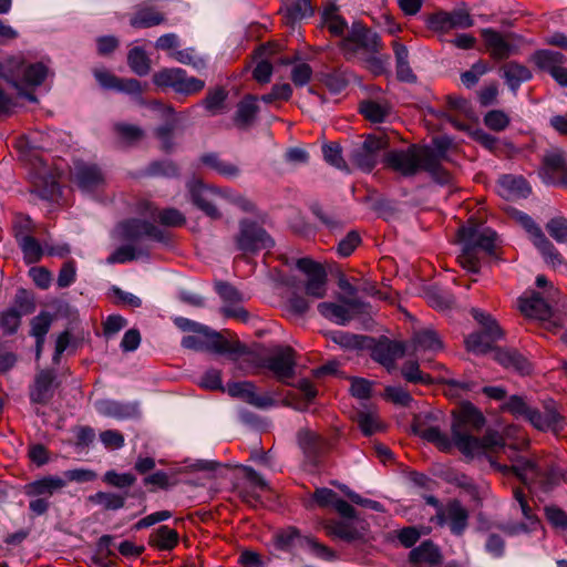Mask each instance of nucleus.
I'll list each match as a JSON object with an SVG mask.
<instances>
[{
    "instance_id": "6e6d98bb",
    "label": "nucleus",
    "mask_w": 567,
    "mask_h": 567,
    "mask_svg": "<svg viewBox=\"0 0 567 567\" xmlns=\"http://www.w3.org/2000/svg\"><path fill=\"white\" fill-rule=\"evenodd\" d=\"M401 374L410 383H432V378L420 370L417 361H406L401 368Z\"/></svg>"
},
{
    "instance_id": "39448f33",
    "label": "nucleus",
    "mask_w": 567,
    "mask_h": 567,
    "mask_svg": "<svg viewBox=\"0 0 567 567\" xmlns=\"http://www.w3.org/2000/svg\"><path fill=\"white\" fill-rule=\"evenodd\" d=\"M181 343L185 349L227 354L233 360L249 353L248 348L240 341H229L207 326L206 331H197L183 337Z\"/></svg>"
},
{
    "instance_id": "2f4dec72",
    "label": "nucleus",
    "mask_w": 567,
    "mask_h": 567,
    "mask_svg": "<svg viewBox=\"0 0 567 567\" xmlns=\"http://www.w3.org/2000/svg\"><path fill=\"white\" fill-rule=\"evenodd\" d=\"M65 487V480L60 476H45L41 480L29 483L25 486V494L29 496H52Z\"/></svg>"
},
{
    "instance_id": "680f3d73",
    "label": "nucleus",
    "mask_w": 567,
    "mask_h": 567,
    "mask_svg": "<svg viewBox=\"0 0 567 567\" xmlns=\"http://www.w3.org/2000/svg\"><path fill=\"white\" fill-rule=\"evenodd\" d=\"M11 308H17L18 312L23 317L35 310V302L32 293L25 289H19L14 296V302Z\"/></svg>"
},
{
    "instance_id": "052dcab7",
    "label": "nucleus",
    "mask_w": 567,
    "mask_h": 567,
    "mask_svg": "<svg viewBox=\"0 0 567 567\" xmlns=\"http://www.w3.org/2000/svg\"><path fill=\"white\" fill-rule=\"evenodd\" d=\"M324 161L331 166L348 171L347 164L341 155V147L336 143L324 144L322 146Z\"/></svg>"
},
{
    "instance_id": "a211bd4d",
    "label": "nucleus",
    "mask_w": 567,
    "mask_h": 567,
    "mask_svg": "<svg viewBox=\"0 0 567 567\" xmlns=\"http://www.w3.org/2000/svg\"><path fill=\"white\" fill-rule=\"evenodd\" d=\"M486 50L492 59L501 61L518 52L517 45L513 44L512 35H503L498 31L487 28L481 31Z\"/></svg>"
},
{
    "instance_id": "c9c22d12",
    "label": "nucleus",
    "mask_w": 567,
    "mask_h": 567,
    "mask_svg": "<svg viewBox=\"0 0 567 567\" xmlns=\"http://www.w3.org/2000/svg\"><path fill=\"white\" fill-rule=\"evenodd\" d=\"M178 533L163 525L155 529L150 536V544L161 550H172L178 544Z\"/></svg>"
},
{
    "instance_id": "5701e85b",
    "label": "nucleus",
    "mask_w": 567,
    "mask_h": 567,
    "mask_svg": "<svg viewBox=\"0 0 567 567\" xmlns=\"http://www.w3.org/2000/svg\"><path fill=\"white\" fill-rule=\"evenodd\" d=\"M526 420L536 429L542 431L551 430L557 432L563 429V417L557 412L555 403L546 404L545 411L542 413L535 409H530Z\"/></svg>"
},
{
    "instance_id": "473e14b6",
    "label": "nucleus",
    "mask_w": 567,
    "mask_h": 567,
    "mask_svg": "<svg viewBox=\"0 0 567 567\" xmlns=\"http://www.w3.org/2000/svg\"><path fill=\"white\" fill-rule=\"evenodd\" d=\"M127 492H96L87 497V501L102 507L104 511H118L125 506Z\"/></svg>"
},
{
    "instance_id": "412c9836",
    "label": "nucleus",
    "mask_w": 567,
    "mask_h": 567,
    "mask_svg": "<svg viewBox=\"0 0 567 567\" xmlns=\"http://www.w3.org/2000/svg\"><path fill=\"white\" fill-rule=\"evenodd\" d=\"M409 351L404 342L382 339L372 349V358L388 369L394 367L398 359L402 358Z\"/></svg>"
},
{
    "instance_id": "3c124183",
    "label": "nucleus",
    "mask_w": 567,
    "mask_h": 567,
    "mask_svg": "<svg viewBox=\"0 0 567 567\" xmlns=\"http://www.w3.org/2000/svg\"><path fill=\"white\" fill-rule=\"evenodd\" d=\"M102 480L106 485L126 492L125 489L135 484L136 476L132 473H118L114 470H110L104 473Z\"/></svg>"
},
{
    "instance_id": "ddd939ff",
    "label": "nucleus",
    "mask_w": 567,
    "mask_h": 567,
    "mask_svg": "<svg viewBox=\"0 0 567 567\" xmlns=\"http://www.w3.org/2000/svg\"><path fill=\"white\" fill-rule=\"evenodd\" d=\"M192 202L200 210L213 219L220 218L216 207L215 198L224 196V189L213 188L204 185L200 181H193L188 184Z\"/></svg>"
},
{
    "instance_id": "338daca9",
    "label": "nucleus",
    "mask_w": 567,
    "mask_h": 567,
    "mask_svg": "<svg viewBox=\"0 0 567 567\" xmlns=\"http://www.w3.org/2000/svg\"><path fill=\"white\" fill-rule=\"evenodd\" d=\"M548 234L559 244L567 243V219L554 217L546 224Z\"/></svg>"
},
{
    "instance_id": "a19ab883",
    "label": "nucleus",
    "mask_w": 567,
    "mask_h": 567,
    "mask_svg": "<svg viewBox=\"0 0 567 567\" xmlns=\"http://www.w3.org/2000/svg\"><path fill=\"white\" fill-rule=\"evenodd\" d=\"M17 243L22 250L23 258L27 264H35L40 261L45 251V248L41 246L33 235H23L20 240H17Z\"/></svg>"
},
{
    "instance_id": "f257e3e1",
    "label": "nucleus",
    "mask_w": 567,
    "mask_h": 567,
    "mask_svg": "<svg viewBox=\"0 0 567 567\" xmlns=\"http://www.w3.org/2000/svg\"><path fill=\"white\" fill-rule=\"evenodd\" d=\"M485 424L483 414L472 404L462 406L452 423V437L441 432L437 426H425L416 423L414 432L427 442L434 443L441 451L450 452L454 446L468 457L480 456L489 452L504 450V439L496 432H487L482 439L475 437L472 432L481 430Z\"/></svg>"
},
{
    "instance_id": "e2e57ef3",
    "label": "nucleus",
    "mask_w": 567,
    "mask_h": 567,
    "mask_svg": "<svg viewBox=\"0 0 567 567\" xmlns=\"http://www.w3.org/2000/svg\"><path fill=\"white\" fill-rule=\"evenodd\" d=\"M352 163L363 172H371L378 163V158L361 147L355 148L351 154Z\"/></svg>"
},
{
    "instance_id": "20e7f679",
    "label": "nucleus",
    "mask_w": 567,
    "mask_h": 567,
    "mask_svg": "<svg viewBox=\"0 0 567 567\" xmlns=\"http://www.w3.org/2000/svg\"><path fill=\"white\" fill-rule=\"evenodd\" d=\"M457 234L462 244L460 265L471 272H478L482 257L495 254L496 233L491 228L463 226Z\"/></svg>"
},
{
    "instance_id": "393cba45",
    "label": "nucleus",
    "mask_w": 567,
    "mask_h": 567,
    "mask_svg": "<svg viewBox=\"0 0 567 567\" xmlns=\"http://www.w3.org/2000/svg\"><path fill=\"white\" fill-rule=\"evenodd\" d=\"M498 194L506 199L526 198L532 188L523 176L503 175L498 179Z\"/></svg>"
},
{
    "instance_id": "c85d7f7f",
    "label": "nucleus",
    "mask_w": 567,
    "mask_h": 567,
    "mask_svg": "<svg viewBox=\"0 0 567 567\" xmlns=\"http://www.w3.org/2000/svg\"><path fill=\"white\" fill-rule=\"evenodd\" d=\"M502 76L509 90L516 94L522 83L532 79L529 69L516 61H511L502 65Z\"/></svg>"
},
{
    "instance_id": "4c0bfd02",
    "label": "nucleus",
    "mask_w": 567,
    "mask_h": 567,
    "mask_svg": "<svg viewBox=\"0 0 567 567\" xmlns=\"http://www.w3.org/2000/svg\"><path fill=\"white\" fill-rule=\"evenodd\" d=\"M165 21L164 16L153 7H141L131 18V25L134 28H151Z\"/></svg>"
},
{
    "instance_id": "bf43d9fd",
    "label": "nucleus",
    "mask_w": 567,
    "mask_h": 567,
    "mask_svg": "<svg viewBox=\"0 0 567 567\" xmlns=\"http://www.w3.org/2000/svg\"><path fill=\"white\" fill-rule=\"evenodd\" d=\"M21 315L17 308H9L0 315V328L7 334L17 332L21 323Z\"/></svg>"
},
{
    "instance_id": "603ef678",
    "label": "nucleus",
    "mask_w": 567,
    "mask_h": 567,
    "mask_svg": "<svg viewBox=\"0 0 567 567\" xmlns=\"http://www.w3.org/2000/svg\"><path fill=\"white\" fill-rule=\"evenodd\" d=\"M205 87V82L194 76H188L183 70V75L178 76L173 91L178 94L193 95L200 92Z\"/></svg>"
},
{
    "instance_id": "f03ea898",
    "label": "nucleus",
    "mask_w": 567,
    "mask_h": 567,
    "mask_svg": "<svg viewBox=\"0 0 567 567\" xmlns=\"http://www.w3.org/2000/svg\"><path fill=\"white\" fill-rule=\"evenodd\" d=\"M385 161L391 168L404 176H413L422 169L440 185H447L452 181V175L440 165V158L431 147L413 145L405 151H392L388 153Z\"/></svg>"
},
{
    "instance_id": "dca6fc26",
    "label": "nucleus",
    "mask_w": 567,
    "mask_h": 567,
    "mask_svg": "<svg viewBox=\"0 0 567 567\" xmlns=\"http://www.w3.org/2000/svg\"><path fill=\"white\" fill-rule=\"evenodd\" d=\"M227 392L229 395L239 398L257 409L264 410L276 405V400L270 392L258 394L256 385L250 381L228 383Z\"/></svg>"
},
{
    "instance_id": "4be33fe9",
    "label": "nucleus",
    "mask_w": 567,
    "mask_h": 567,
    "mask_svg": "<svg viewBox=\"0 0 567 567\" xmlns=\"http://www.w3.org/2000/svg\"><path fill=\"white\" fill-rule=\"evenodd\" d=\"M14 73L18 85L39 86L48 75V68L41 62L27 64L17 58Z\"/></svg>"
},
{
    "instance_id": "7c9ffc66",
    "label": "nucleus",
    "mask_w": 567,
    "mask_h": 567,
    "mask_svg": "<svg viewBox=\"0 0 567 567\" xmlns=\"http://www.w3.org/2000/svg\"><path fill=\"white\" fill-rule=\"evenodd\" d=\"M203 165L210 168L225 178H237L240 175V168L226 159H223L217 153H206L199 157Z\"/></svg>"
},
{
    "instance_id": "774afa93",
    "label": "nucleus",
    "mask_w": 567,
    "mask_h": 567,
    "mask_svg": "<svg viewBox=\"0 0 567 567\" xmlns=\"http://www.w3.org/2000/svg\"><path fill=\"white\" fill-rule=\"evenodd\" d=\"M484 123L491 130L499 132L508 126L509 117L503 111L494 110L485 115Z\"/></svg>"
},
{
    "instance_id": "2eb2a0df",
    "label": "nucleus",
    "mask_w": 567,
    "mask_h": 567,
    "mask_svg": "<svg viewBox=\"0 0 567 567\" xmlns=\"http://www.w3.org/2000/svg\"><path fill=\"white\" fill-rule=\"evenodd\" d=\"M468 511L461 502L452 499L436 512L435 520L441 526L447 523L452 534L461 536L468 526Z\"/></svg>"
},
{
    "instance_id": "f8f14e48",
    "label": "nucleus",
    "mask_w": 567,
    "mask_h": 567,
    "mask_svg": "<svg viewBox=\"0 0 567 567\" xmlns=\"http://www.w3.org/2000/svg\"><path fill=\"white\" fill-rule=\"evenodd\" d=\"M296 266L307 276L305 282L306 295L316 299L326 297L328 275L322 265L310 258H300Z\"/></svg>"
},
{
    "instance_id": "4d7b16f0",
    "label": "nucleus",
    "mask_w": 567,
    "mask_h": 567,
    "mask_svg": "<svg viewBox=\"0 0 567 567\" xmlns=\"http://www.w3.org/2000/svg\"><path fill=\"white\" fill-rule=\"evenodd\" d=\"M183 75L181 68H165L153 74V83L162 89H172L175 86L178 76Z\"/></svg>"
},
{
    "instance_id": "4468645a",
    "label": "nucleus",
    "mask_w": 567,
    "mask_h": 567,
    "mask_svg": "<svg viewBox=\"0 0 567 567\" xmlns=\"http://www.w3.org/2000/svg\"><path fill=\"white\" fill-rule=\"evenodd\" d=\"M427 24L433 31L446 32L452 29L471 28L474 21L466 9H455L432 14L427 20Z\"/></svg>"
},
{
    "instance_id": "ea45409f",
    "label": "nucleus",
    "mask_w": 567,
    "mask_h": 567,
    "mask_svg": "<svg viewBox=\"0 0 567 567\" xmlns=\"http://www.w3.org/2000/svg\"><path fill=\"white\" fill-rule=\"evenodd\" d=\"M360 112L373 123H382L389 116L391 107L386 103L368 100L360 104Z\"/></svg>"
},
{
    "instance_id": "09e8293b",
    "label": "nucleus",
    "mask_w": 567,
    "mask_h": 567,
    "mask_svg": "<svg viewBox=\"0 0 567 567\" xmlns=\"http://www.w3.org/2000/svg\"><path fill=\"white\" fill-rule=\"evenodd\" d=\"M543 172L547 183H554L551 175L566 173L565 159L560 153L553 152L546 154L543 158Z\"/></svg>"
},
{
    "instance_id": "37998d69",
    "label": "nucleus",
    "mask_w": 567,
    "mask_h": 567,
    "mask_svg": "<svg viewBox=\"0 0 567 567\" xmlns=\"http://www.w3.org/2000/svg\"><path fill=\"white\" fill-rule=\"evenodd\" d=\"M127 63L131 70L140 76H144L151 71V60L146 52L140 47H135L128 51Z\"/></svg>"
},
{
    "instance_id": "69168bd1",
    "label": "nucleus",
    "mask_w": 567,
    "mask_h": 567,
    "mask_svg": "<svg viewBox=\"0 0 567 567\" xmlns=\"http://www.w3.org/2000/svg\"><path fill=\"white\" fill-rule=\"evenodd\" d=\"M146 173L150 176L174 177V176H177L178 168L169 159L156 161L148 165Z\"/></svg>"
},
{
    "instance_id": "b1692460",
    "label": "nucleus",
    "mask_w": 567,
    "mask_h": 567,
    "mask_svg": "<svg viewBox=\"0 0 567 567\" xmlns=\"http://www.w3.org/2000/svg\"><path fill=\"white\" fill-rule=\"evenodd\" d=\"M494 359L505 369L513 370L523 375L529 374L533 370V365L529 360L516 349L496 348L494 351Z\"/></svg>"
},
{
    "instance_id": "6e6552de",
    "label": "nucleus",
    "mask_w": 567,
    "mask_h": 567,
    "mask_svg": "<svg viewBox=\"0 0 567 567\" xmlns=\"http://www.w3.org/2000/svg\"><path fill=\"white\" fill-rule=\"evenodd\" d=\"M360 49L370 53H378L383 49L380 35L365 28L360 22H353L349 34L341 41V50L344 56L350 60L354 58Z\"/></svg>"
},
{
    "instance_id": "a18cd8bd",
    "label": "nucleus",
    "mask_w": 567,
    "mask_h": 567,
    "mask_svg": "<svg viewBox=\"0 0 567 567\" xmlns=\"http://www.w3.org/2000/svg\"><path fill=\"white\" fill-rule=\"evenodd\" d=\"M327 534L331 537H336L346 542H353L359 537L358 530L350 524L331 520L324 525Z\"/></svg>"
},
{
    "instance_id": "1a4fd4ad",
    "label": "nucleus",
    "mask_w": 567,
    "mask_h": 567,
    "mask_svg": "<svg viewBox=\"0 0 567 567\" xmlns=\"http://www.w3.org/2000/svg\"><path fill=\"white\" fill-rule=\"evenodd\" d=\"M236 248L245 254H255L270 249L275 243L267 231L257 223L244 219L239 223V231L235 236Z\"/></svg>"
},
{
    "instance_id": "9d476101",
    "label": "nucleus",
    "mask_w": 567,
    "mask_h": 567,
    "mask_svg": "<svg viewBox=\"0 0 567 567\" xmlns=\"http://www.w3.org/2000/svg\"><path fill=\"white\" fill-rule=\"evenodd\" d=\"M296 364L295 350L289 346H277L262 359L260 365L271 371L278 381L290 384L288 380L293 378Z\"/></svg>"
},
{
    "instance_id": "f3484780",
    "label": "nucleus",
    "mask_w": 567,
    "mask_h": 567,
    "mask_svg": "<svg viewBox=\"0 0 567 567\" xmlns=\"http://www.w3.org/2000/svg\"><path fill=\"white\" fill-rule=\"evenodd\" d=\"M520 312L533 319L547 322V329L556 331L559 326L550 321L551 308L538 292H532L529 296L520 297L518 300Z\"/></svg>"
},
{
    "instance_id": "f704fd0d",
    "label": "nucleus",
    "mask_w": 567,
    "mask_h": 567,
    "mask_svg": "<svg viewBox=\"0 0 567 567\" xmlns=\"http://www.w3.org/2000/svg\"><path fill=\"white\" fill-rule=\"evenodd\" d=\"M410 560L414 564L436 565L441 561V553L431 540H425L410 551Z\"/></svg>"
},
{
    "instance_id": "9b49d317",
    "label": "nucleus",
    "mask_w": 567,
    "mask_h": 567,
    "mask_svg": "<svg viewBox=\"0 0 567 567\" xmlns=\"http://www.w3.org/2000/svg\"><path fill=\"white\" fill-rule=\"evenodd\" d=\"M511 470L525 483H537L544 487H549L557 484L560 478V473L555 468L545 470L535 462L518 456L513 460Z\"/></svg>"
},
{
    "instance_id": "0e129e2a",
    "label": "nucleus",
    "mask_w": 567,
    "mask_h": 567,
    "mask_svg": "<svg viewBox=\"0 0 567 567\" xmlns=\"http://www.w3.org/2000/svg\"><path fill=\"white\" fill-rule=\"evenodd\" d=\"M530 406L526 403V401L518 395H512L503 405V410L509 412L515 417L525 419L527 414L530 413Z\"/></svg>"
},
{
    "instance_id": "c03bdc74",
    "label": "nucleus",
    "mask_w": 567,
    "mask_h": 567,
    "mask_svg": "<svg viewBox=\"0 0 567 567\" xmlns=\"http://www.w3.org/2000/svg\"><path fill=\"white\" fill-rule=\"evenodd\" d=\"M535 247L538 249L546 264L551 266L554 269L567 267V262L565 261L560 252L555 248V246L549 241V239L546 236L542 240L536 243Z\"/></svg>"
},
{
    "instance_id": "49530a36",
    "label": "nucleus",
    "mask_w": 567,
    "mask_h": 567,
    "mask_svg": "<svg viewBox=\"0 0 567 567\" xmlns=\"http://www.w3.org/2000/svg\"><path fill=\"white\" fill-rule=\"evenodd\" d=\"M320 76L328 90L334 94L342 92L350 81V76L347 71L340 69L328 73H321Z\"/></svg>"
},
{
    "instance_id": "5fc2aeb1",
    "label": "nucleus",
    "mask_w": 567,
    "mask_h": 567,
    "mask_svg": "<svg viewBox=\"0 0 567 567\" xmlns=\"http://www.w3.org/2000/svg\"><path fill=\"white\" fill-rule=\"evenodd\" d=\"M514 218L526 230L534 246L545 237L542 228L526 213L517 210L514 213Z\"/></svg>"
},
{
    "instance_id": "de8ad7c7",
    "label": "nucleus",
    "mask_w": 567,
    "mask_h": 567,
    "mask_svg": "<svg viewBox=\"0 0 567 567\" xmlns=\"http://www.w3.org/2000/svg\"><path fill=\"white\" fill-rule=\"evenodd\" d=\"M227 96L228 92L225 89L216 87L208 91L205 100L203 101V105L210 113V115L220 114L225 110V102Z\"/></svg>"
},
{
    "instance_id": "6ab92c4d",
    "label": "nucleus",
    "mask_w": 567,
    "mask_h": 567,
    "mask_svg": "<svg viewBox=\"0 0 567 567\" xmlns=\"http://www.w3.org/2000/svg\"><path fill=\"white\" fill-rule=\"evenodd\" d=\"M297 437L307 463L313 467L318 466L327 451L326 440L318 433L307 429L300 430Z\"/></svg>"
},
{
    "instance_id": "13d9d810",
    "label": "nucleus",
    "mask_w": 567,
    "mask_h": 567,
    "mask_svg": "<svg viewBox=\"0 0 567 567\" xmlns=\"http://www.w3.org/2000/svg\"><path fill=\"white\" fill-rule=\"evenodd\" d=\"M53 317L50 312L42 311L31 320L30 334L34 338H45L52 324Z\"/></svg>"
},
{
    "instance_id": "cd10ccee",
    "label": "nucleus",
    "mask_w": 567,
    "mask_h": 567,
    "mask_svg": "<svg viewBox=\"0 0 567 567\" xmlns=\"http://www.w3.org/2000/svg\"><path fill=\"white\" fill-rule=\"evenodd\" d=\"M54 374L50 371H41L35 375L30 389V400L33 403L47 404L53 398Z\"/></svg>"
},
{
    "instance_id": "864d4df0",
    "label": "nucleus",
    "mask_w": 567,
    "mask_h": 567,
    "mask_svg": "<svg viewBox=\"0 0 567 567\" xmlns=\"http://www.w3.org/2000/svg\"><path fill=\"white\" fill-rule=\"evenodd\" d=\"M172 58L182 64L193 66L197 71L205 69L207 65L206 60L198 55L193 48L174 51Z\"/></svg>"
},
{
    "instance_id": "e433bc0d",
    "label": "nucleus",
    "mask_w": 567,
    "mask_h": 567,
    "mask_svg": "<svg viewBox=\"0 0 567 567\" xmlns=\"http://www.w3.org/2000/svg\"><path fill=\"white\" fill-rule=\"evenodd\" d=\"M99 413L115 417V419H127L135 414L136 408L131 404H123L112 400H103L96 403Z\"/></svg>"
},
{
    "instance_id": "c756f323",
    "label": "nucleus",
    "mask_w": 567,
    "mask_h": 567,
    "mask_svg": "<svg viewBox=\"0 0 567 567\" xmlns=\"http://www.w3.org/2000/svg\"><path fill=\"white\" fill-rule=\"evenodd\" d=\"M259 107L257 99L252 95L245 96L238 104L234 114V124L239 130H248L255 122Z\"/></svg>"
},
{
    "instance_id": "8fccbe9b",
    "label": "nucleus",
    "mask_w": 567,
    "mask_h": 567,
    "mask_svg": "<svg viewBox=\"0 0 567 567\" xmlns=\"http://www.w3.org/2000/svg\"><path fill=\"white\" fill-rule=\"evenodd\" d=\"M322 22L333 35H342L348 28L347 21L338 14L336 7L324 9L322 13Z\"/></svg>"
},
{
    "instance_id": "423d86ee",
    "label": "nucleus",
    "mask_w": 567,
    "mask_h": 567,
    "mask_svg": "<svg viewBox=\"0 0 567 567\" xmlns=\"http://www.w3.org/2000/svg\"><path fill=\"white\" fill-rule=\"evenodd\" d=\"M473 318L481 324V331L473 332L465 339L468 351L483 354L493 349V343L503 338V331L488 313L480 309H472Z\"/></svg>"
},
{
    "instance_id": "58836bf2",
    "label": "nucleus",
    "mask_w": 567,
    "mask_h": 567,
    "mask_svg": "<svg viewBox=\"0 0 567 567\" xmlns=\"http://www.w3.org/2000/svg\"><path fill=\"white\" fill-rule=\"evenodd\" d=\"M313 8L310 0H293L286 7L285 21L286 24L293 28L295 23L312 16Z\"/></svg>"
},
{
    "instance_id": "79ce46f5",
    "label": "nucleus",
    "mask_w": 567,
    "mask_h": 567,
    "mask_svg": "<svg viewBox=\"0 0 567 567\" xmlns=\"http://www.w3.org/2000/svg\"><path fill=\"white\" fill-rule=\"evenodd\" d=\"M318 311L324 318L336 322L337 324L344 326L350 319V312L343 306H340L334 302H321L318 305Z\"/></svg>"
},
{
    "instance_id": "aec40b11",
    "label": "nucleus",
    "mask_w": 567,
    "mask_h": 567,
    "mask_svg": "<svg viewBox=\"0 0 567 567\" xmlns=\"http://www.w3.org/2000/svg\"><path fill=\"white\" fill-rule=\"evenodd\" d=\"M33 192L42 199L51 200L60 192L56 176L43 164L30 174Z\"/></svg>"
},
{
    "instance_id": "0eeeda50",
    "label": "nucleus",
    "mask_w": 567,
    "mask_h": 567,
    "mask_svg": "<svg viewBox=\"0 0 567 567\" xmlns=\"http://www.w3.org/2000/svg\"><path fill=\"white\" fill-rule=\"evenodd\" d=\"M275 542L278 548L284 550L308 549L315 556L331 560L334 557L333 551L326 545L319 543L316 538L302 535L293 526H289L276 533Z\"/></svg>"
},
{
    "instance_id": "7ed1b4c3",
    "label": "nucleus",
    "mask_w": 567,
    "mask_h": 567,
    "mask_svg": "<svg viewBox=\"0 0 567 567\" xmlns=\"http://www.w3.org/2000/svg\"><path fill=\"white\" fill-rule=\"evenodd\" d=\"M118 229L123 240L136 243L138 245L134 246L132 244H127L118 247L107 257L106 261L110 265L125 264L140 257H147L150 247L142 243L145 238L156 241L165 240L163 230L146 220L128 219L121 223Z\"/></svg>"
},
{
    "instance_id": "a878e982",
    "label": "nucleus",
    "mask_w": 567,
    "mask_h": 567,
    "mask_svg": "<svg viewBox=\"0 0 567 567\" xmlns=\"http://www.w3.org/2000/svg\"><path fill=\"white\" fill-rule=\"evenodd\" d=\"M74 177L78 186L85 192L96 189L104 182L103 174L96 165L83 162L75 164Z\"/></svg>"
},
{
    "instance_id": "bb28decb",
    "label": "nucleus",
    "mask_w": 567,
    "mask_h": 567,
    "mask_svg": "<svg viewBox=\"0 0 567 567\" xmlns=\"http://www.w3.org/2000/svg\"><path fill=\"white\" fill-rule=\"evenodd\" d=\"M408 350L413 355H419L425 352H436L442 349V342L435 331L425 329L415 332Z\"/></svg>"
},
{
    "instance_id": "72a5a7b5",
    "label": "nucleus",
    "mask_w": 567,
    "mask_h": 567,
    "mask_svg": "<svg viewBox=\"0 0 567 567\" xmlns=\"http://www.w3.org/2000/svg\"><path fill=\"white\" fill-rule=\"evenodd\" d=\"M532 61L537 68L551 74L554 70L558 69L560 65H564L565 55L558 51L543 49L534 52L532 55Z\"/></svg>"
}]
</instances>
